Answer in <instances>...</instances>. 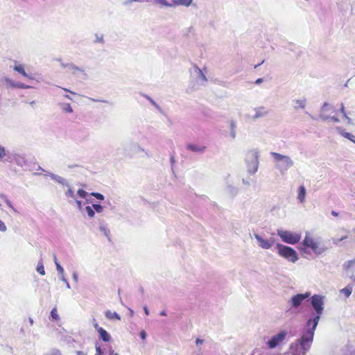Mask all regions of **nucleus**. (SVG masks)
Returning a JSON list of instances; mask_svg holds the SVG:
<instances>
[{
	"label": "nucleus",
	"instance_id": "16",
	"mask_svg": "<svg viewBox=\"0 0 355 355\" xmlns=\"http://www.w3.org/2000/svg\"><path fill=\"white\" fill-rule=\"evenodd\" d=\"M187 149L197 153H203L206 150V146L196 145L193 144H188L186 146Z\"/></svg>",
	"mask_w": 355,
	"mask_h": 355
},
{
	"label": "nucleus",
	"instance_id": "10",
	"mask_svg": "<svg viewBox=\"0 0 355 355\" xmlns=\"http://www.w3.org/2000/svg\"><path fill=\"white\" fill-rule=\"evenodd\" d=\"M347 276L355 282V259L345 261L343 265Z\"/></svg>",
	"mask_w": 355,
	"mask_h": 355
},
{
	"label": "nucleus",
	"instance_id": "59",
	"mask_svg": "<svg viewBox=\"0 0 355 355\" xmlns=\"http://www.w3.org/2000/svg\"><path fill=\"white\" fill-rule=\"evenodd\" d=\"M53 261H54L56 267H57V264H60V263L58 262V261L57 259L55 254H53Z\"/></svg>",
	"mask_w": 355,
	"mask_h": 355
},
{
	"label": "nucleus",
	"instance_id": "46",
	"mask_svg": "<svg viewBox=\"0 0 355 355\" xmlns=\"http://www.w3.org/2000/svg\"><path fill=\"white\" fill-rule=\"evenodd\" d=\"M95 42H98V43H104V40H103V35H96V40H95Z\"/></svg>",
	"mask_w": 355,
	"mask_h": 355
},
{
	"label": "nucleus",
	"instance_id": "30",
	"mask_svg": "<svg viewBox=\"0 0 355 355\" xmlns=\"http://www.w3.org/2000/svg\"><path fill=\"white\" fill-rule=\"evenodd\" d=\"M69 69L71 71L73 74H76L78 72H84V69L80 68L79 67L75 65L73 63H70V64L69 65Z\"/></svg>",
	"mask_w": 355,
	"mask_h": 355
},
{
	"label": "nucleus",
	"instance_id": "14",
	"mask_svg": "<svg viewBox=\"0 0 355 355\" xmlns=\"http://www.w3.org/2000/svg\"><path fill=\"white\" fill-rule=\"evenodd\" d=\"M10 158L11 159V162H14L19 166L23 167L26 164V159L24 155L14 153L10 156Z\"/></svg>",
	"mask_w": 355,
	"mask_h": 355
},
{
	"label": "nucleus",
	"instance_id": "7",
	"mask_svg": "<svg viewBox=\"0 0 355 355\" xmlns=\"http://www.w3.org/2000/svg\"><path fill=\"white\" fill-rule=\"evenodd\" d=\"M302 245L305 248H311L313 252L317 254H320L324 252V250L319 246L318 241L311 236L309 232L306 233V236L302 241Z\"/></svg>",
	"mask_w": 355,
	"mask_h": 355
},
{
	"label": "nucleus",
	"instance_id": "34",
	"mask_svg": "<svg viewBox=\"0 0 355 355\" xmlns=\"http://www.w3.org/2000/svg\"><path fill=\"white\" fill-rule=\"evenodd\" d=\"M36 270H37V272L40 273L41 275H45L44 267L43 262L42 260H40L38 262Z\"/></svg>",
	"mask_w": 355,
	"mask_h": 355
},
{
	"label": "nucleus",
	"instance_id": "32",
	"mask_svg": "<svg viewBox=\"0 0 355 355\" xmlns=\"http://www.w3.org/2000/svg\"><path fill=\"white\" fill-rule=\"evenodd\" d=\"M154 2L157 4H159L163 7H173V4H172V3L168 2L166 0H154Z\"/></svg>",
	"mask_w": 355,
	"mask_h": 355
},
{
	"label": "nucleus",
	"instance_id": "28",
	"mask_svg": "<svg viewBox=\"0 0 355 355\" xmlns=\"http://www.w3.org/2000/svg\"><path fill=\"white\" fill-rule=\"evenodd\" d=\"M7 82L9 83V85L14 88H20V89H26L29 88V86L21 83H15L11 80H7Z\"/></svg>",
	"mask_w": 355,
	"mask_h": 355
},
{
	"label": "nucleus",
	"instance_id": "24",
	"mask_svg": "<svg viewBox=\"0 0 355 355\" xmlns=\"http://www.w3.org/2000/svg\"><path fill=\"white\" fill-rule=\"evenodd\" d=\"M59 107L62 110V111L64 113L71 114L73 112V108L71 107L69 103H58Z\"/></svg>",
	"mask_w": 355,
	"mask_h": 355
},
{
	"label": "nucleus",
	"instance_id": "26",
	"mask_svg": "<svg viewBox=\"0 0 355 355\" xmlns=\"http://www.w3.org/2000/svg\"><path fill=\"white\" fill-rule=\"evenodd\" d=\"M98 333L99 334V336L103 340V341L109 342L110 340V335L103 328L100 329Z\"/></svg>",
	"mask_w": 355,
	"mask_h": 355
},
{
	"label": "nucleus",
	"instance_id": "52",
	"mask_svg": "<svg viewBox=\"0 0 355 355\" xmlns=\"http://www.w3.org/2000/svg\"><path fill=\"white\" fill-rule=\"evenodd\" d=\"M72 278L75 282H78V275L76 272H73L72 274Z\"/></svg>",
	"mask_w": 355,
	"mask_h": 355
},
{
	"label": "nucleus",
	"instance_id": "53",
	"mask_svg": "<svg viewBox=\"0 0 355 355\" xmlns=\"http://www.w3.org/2000/svg\"><path fill=\"white\" fill-rule=\"evenodd\" d=\"M329 120H331V121H334V123H338L340 121L339 119L335 116H330V118L329 119Z\"/></svg>",
	"mask_w": 355,
	"mask_h": 355
},
{
	"label": "nucleus",
	"instance_id": "64",
	"mask_svg": "<svg viewBox=\"0 0 355 355\" xmlns=\"http://www.w3.org/2000/svg\"><path fill=\"white\" fill-rule=\"evenodd\" d=\"M77 355H85L83 352L81 351H77L76 352Z\"/></svg>",
	"mask_w": 355,
	"mask_h": 355
},
{
	"label": "nucleus",
	"instance_id": "33",
	"mask_svg": "<svg viewBox=\"0 0 355 355\" xmlns=\"http://www.w3.org/2000/svg\"><path fill=\"white\" fill-rule=\"evenodd\" d=\"M227 189L228 193L232 196H236L238 193V188L232 184L227 185Z\"/></svg>",
	"mask_w": 355,
	"mask_h": 355
},
{
	"label": "nucleus",
	"instance_id": "62",
	"mask_svg": "<svg viewBox=\"0 0 355 355\" xmlns=\"http://www.w3.org/2000/svg\"><path fill=\"white\" fill-rule=\"evenodd\" d=\"M159 314H160V315H162V316H166V315H167V313H166V311L163 310V311H162L160 312V313H159Z\"/></svg>",
	"mask_w": 355,
	"mask_h": 355
},
{
	"label": "nucleus",
	"instance_id": "8",
	"mask_svg": "<svg viewBox=\"0 0 355 355\" xmlns=\"http://www.w3.org/2000/svg\"><path fill=\"white\" fill-rule=\"evenodd\" d=\"M288 332L285 330L281 331L272 336L266 343L269 349H274L279 345L286 339Z\"/></svg>",
	"mask_w": 355,
	"mask_h": 355
},
{
	"label": "nucleus",
	"instance_id": "31",
	"mask_svg": "<svg viewBox=\"0 0 355 355\" xmlns=\"http://www.w3.org/2000/svg\"><path fill=\"white\" fill-rule=\"evenodd\" d=\"M14 70L21 73L24 77H28V75L26 73L24 66L21 64L15 65L14 67Z\"/></svg>",
	"mask_w": 355,
	"mask_h": 355
},
{
	"label": "nucleus",
	"instance_id": "45",
	"mask_svg": "<svg viewBox=\"0 0 355 355\" xmlns=\"http://www.w3.org/2000/svg\"><path fill=\"white\" fill-rule=\"evenodd\" d=\"M77 194L82 198H85L87 196V192L83 189H79L77 192Z\"/></svg>",
	"mask_w": 355,
	"mask_h": 355
},
{
	"label": "nucleus",
	"instance_id": "6",
	"mask_svg": "<svg viewBox=\"0 0 355 355\" xmlns=\"http://www.w3.org/2000/svg\"><path fill=\"white\" fill-rule=\"evenodd\" d=\"M277 235L283 242L291 245L297 243L302 237L300 232H293L283 229L277 230Z\"/></svg>",
	"mask_w": 355,
	"mask_h": 355
},
{
	"label": "nucleus",
	"instance_id": "50",
	"mask_svg": "<svg viewBox=\"0 0 355 355\" xmlns=\"http://www.w3.org/2000/svg\"><path fill=\"white\" fill-rule=\"evenodd\" d=\"M140 338L144 340L146 338L147 334L144 330H142L139 333Z\"/></svg>",
	"mask_w": 355,
	"mask_h": 355
},
{
	"label": "nucleus",
	"instance_id": "37",
	"mask_svg": "<svg viewBox=\"0 0 355 355\" xmlns=\"http://www.w3.org/2000/svg\"><path fill=\"white\" fill-rule=\"evenodd\" d=\"M85 211L89 218H93L95 215V212L92 207L87 206L85 207Z\"/></svg>",
	"mask_w": 355,
	"mask_h": 355
},
{
	"label": "nucleus",
	"instance_id": "22",
	"mask_svg": "<svg viewBox=\"0 0 355 355\" xmlns=\"http://www.w3.org/2000/svg\"><path fill=\"white\" fill-rule=\"evenodd\" d=\"M105 316L107 319L110 320H121V318L119 314H118L116 312H112L110 310H107L105 312Z\"/></svg>",
	"mask_w": 355,
	"mask_h": 355
},
{
	"label": "nucleus",
	"instance_id": "27",
	"mask_svg": "<svg viewBox=\"0 0 355 355\" xmlns=\"http://www.w3.org/2000/svg\"><path fill=\"white\" fill-rule=\"evenodd\" d=\"M142 96L144 98H146L151 103V105H153L160 113H164L163 110L161 108V107L151 97L144 94H142Z\"/></svg>",
	"mask_w": 355,
	"mask_h": 355
},
{
	"label": "nucleus",
	"instance_id": "1",
	"mask_svg": "<svg viewBox=\"0 0 355 355\" xmlns=\"http://www.w3.org/2000/svg\"><path fill=\"white\" fill-rule=\"evenodd\" d=\"M316 327L306 323L301 336L290 345V349L293 355L306 354L312 345Z\"/></svg>",
	"mask_w": 355,
	"mask_h": 355
},
{
	"label": "nucleus",
	"instance_id": "38",
	"mask_svg": "<svg viewBox=\"0 0 355 355\" xmlns=\"http://www.w3.org/2000/svg\"><path fill=\"white\" fill-rule=\"evenodd\" d=\"M198 80L199 81L202 80V82H203V83L207 82V79L205 75L203 73L202 71L200 69H198Z\"/></svg>",
	"mask_w": 355,
	"mask_h": 355
},
{
	"label": "nucleus",
	"instance_id": "19",
	"mask_svg": "<svg viewBox=\"0 0 355 355\" xmlns=\"http://www.w3.org/2000/svg\"><path fill=\"white\" fill-rule=\"evenodd\" d=\"M337 130L343 137H344L345 138L350 140L352 142L355 144V135H354L349 132H345L343 128H341L340 127L337 128Z\"/></svg>",
	"mask_w": 355,
	"mask_h": 355
},
{
	"label": "nucleus",
	"instance_id": "12",
	"mask_svg": "<svg viewBox=\"0 0 355 355\" xmlns=\"http://www.w3.org/2000/svg\"><path fill=\"white\" fill-rule=\"evenodd\" d=\"M136 148H138L141 149V151H144V149L142 148H140L139 144L137 143H135L134 141H129L124 143L123 144V148L124 150L123 155L125 157H132L133 154V150Z\"/></svg>",
	"mask_w": 355,
	"mask_h": 355
},
{
	"label": "nucleus",
	"instance_id": "56",
	"mask_svg": "<svg viewBox=\"0 0 355 355\" xmlns=\"http://www.w3.org/2000/svg\"><path fill=\"white\" fill-rule=\"evenodd\" d=\"M242 182L243 184H245V185H250V182L249 180H246V179H242Z\"/></svg>",
	"mask_w": 355,
	"mask_h": 355
},
{
	"label": "nucleus",
	"instance_id": "11",
	"mask_svg": "<svg viewBox=\"0 0 355 355\" xmlns=\"http://www.w3.org/2000/svg\"><path fill=\"white\" fill-rule=\"evenodd\" d=\"M329 112L331 113L335 112V108L332 105L328 103H324L320 108L319 118L324 121L329 120L330 116L326 114Z\"/></svg>",
	"mask_w": 355,
	"mask_h": 355
},
{
	"label": "nucleus",
	"instance_id": "43",
	"mask_svg": "<svg viewBox=\"0 0 355 355\" xmlns=\"http://www.w3.org/2000/svg\"><path fill=\"white\" fill-rule=\"evenodd\" d=\"M91 196L95 197L96 199H98L99 200H103L105 198L104 196L100 193L92 192L91 193Z\"/></svg>",
	"mask_w": 355,
	"mask_h": 355
},
{
	"label": "nucleus",
	"instance_id": "51",
	"mask_svg": "<svg viewBox=\"0 0 355 355\" xmlns=\"http://www.w3.org/2000/svg\"><path fill=\"white\" fill-rule=\"evenodd\" d=\"M93 321H94V323H93V325H94V327L95 328V329L98 332L99 331V329H102V327H99V325L98 324L97 322H96V320L94 318L93 319Z\"/></svg>",
	"mask_w": 355,
	"mask_h": 355
},
{
	"label": "nucleus",
	"instance_id": "63",
	"mask_svg": "<svg viewBox=\"0 0 355 355\" xmlns=\"http://www.w3.org/2000/svg\"><path fill=\"white\" fill-rule=\"evenodd\" d=\"M76 202L78 208H80L81 207V205H82L81 201H80L78 200H76Z\"/></svg>",
	"mask_w": 355,
	"mask_h": 355
},
{
	"label": "nucleus",
	"instance_id": "54",
	"mask_svg": "<svg viewBox=\"0 0 355 355\" xmlns=\"http://www.w3.org/2000/svg\"><path fill=\"white\" fill-rule=\"evenodd\" d=\"M91 101L94 102H102L105 103H109V101L107 100H99V99H94V98H90Z\"/></svg>",
	"mask_w": 355,
	"mask_h": 355
},
{
	"label": "nucleus",
	"instance_id": "2",
	"mask_svg": "<svg viewBox=\"0 0 355 355\" xmlns=\"http://www.w3.org/2000/svg\"><path fill=\"white\" fill-rule=\"evenodd\" d=\"M324 297L320 295L315 294L310 297V303L315 313L312 314V316L307 320L306 323L317 327L321 315L324 311Z\"/></svg>",
	"mask_w": 355,
	"mask_h": 355
},
{
	"label": "nucleus",
	"instance_id": "9",
	"mask_svg": "<svg viewBox=\"0 0 355 355\" xmlns=\"http://www.w3.org/2000/svg\"><path fill=\"white\" fill-rule=\"evenodd\" d=\"M310 292L298 293L297 295H293L288 302L291 304L293 308H298L305 300L310 297Z\"/></svg>",
	"mask_w": 355,
	"mask_h": 355
},
{
	"label": "nucleus",
	"instance_id": "25",
	"mask_svg": "<svg viewBox=\"0 0 355 355\" xmlns=\"http://www.w3.org/2000/svg\"><path fill=\"white\" fill-rule=\"evenodd\" d=\"M353 285L352 284H347L345 288L340 291V293L343 294L345 297H349L352 293Z\"/></svg>",
	"mask_w": 355,
	"mask_h": 355
},
{
	"label": "nucleus",
	"instance_id": "36",
	"mask_svg": "<svg viewBox=\"0 0 355 355\" xmlns=\"http://www.w3.org/2000/svg\"><path fill=\"white\" fill-rule=\"evenodd\" d=\"M340 112L343 114L344 118L347 120V123H352V119L347 115L343 103H341Z\"/></svg>",
	"mask_w": 355,
	"mask_h": 355
},
{
	"label": "nucleus",
	"instance_id": "44",
	"mask_svg": "<svg viewBox=\"0 0 355 355\" xmlns=\"http://www.w3.org/2000/svg\"><path fill=\"white\" fill-rule=\"evenodd\" d=\"M4 201H5L6 204L7 205V206L8 207L11 208L14 212H15V213L17 212V209L13 207V205L10 200H8L7 198L5 197Z\"/></svg>",
	"mask_w": 355,
	"mask_h": 355
},
{
	"label": "nucleus",
	"instance_id": "20",
	"mask_svg": "<svg viewBox=\"0 0 355 355\" xmlns=\"http://www.w3.org/2000/svg\"><path fill=\"white\" fill-rule=\"evenodd\" d=\"M293 103L295 110L304 109L306 107V100L305 98L295 99L293 101Z\"/></svg>",
	"mask_w": 355,
	"mask_h": 355
},
{
	"label": "nucleus",
	"instance_id": "41",
	"mask_svg": "<svg viewBox=\"0 0 355 355\" xmlns=\"http://www.w3.org/2000/svg\"><path fill=\"white\" fill-rule=\"evenodd\" d=\"M43 355H61V352L60 350L57 349H52L50 351L44 354Z\"/></svg>",
	"mask_w": 355,
	"mask_h": 355
},
{
	"label": "nucleus",
	"instance_id": "48",
	"mask_svg": "<svg viewBox=\"0 0 355 355\" xmlns=\"http://www.w3.org/2000/svg\"><path fill=\"white\" fill-rule=\"evenodd\" d=\"M170 162H171V169L173 171V166H174V164L175 163V156H174L173 154L171 155Z\"/></svg>",
	"mask_w": 355,
	"mask_h": 355
},
{
	"label": "nucleus",
	"instance_id": "61",
	"mask_svg": "<svg viewBox=\"0 0 355 355\" xmlns=\"http://www.w3.org/2000/svg\"><path fill=\"white\" fill-rule=\"evenodd\" d=\"M70 64V63H67V64H64V63H61V67L62 68H68L69 69V65Z\"/></svg>",
	"mask_w": 355,
	"mask_h": 355
},
{
	"label": "nucleus",
	"instance_id": "49",
	"mask_svg": "<svg viewBox=\"0 0 355 355\" xmlns=\"http://www.w3.org/2000/svg\"><path fill=\"white\" fill-rule=\"evenodd\" d=\"M6 155L5 148L0 146V159H2Z\"/></svg>",
	"mask_w": 355,
	"mask_h": 355
},
{
	"label": "nucleus",
	"instance_id": "42",
	"mask_svg": "<svg viewBox=\"0 0 355 355\" xmlns=\"http://www.w3.org/2000/svg\"><path fill=\"white\" fill-rule=\"evenodd\" d=\"M69 189L68 190L65 192V196L67 197H70V198H75V194H74V192L72 190L71 187L69 186V187H67Z\"/></svg>",
	"mask_w": 355,
	"mask_h": 355
},
{
	"label": "nucleus",
	"instance_id": "35",
	"mask_svg": "<svg viewBox=\"0 0 355 355\" xmlns=\"http://www.w3.org/2000/svg\"><path fill=\"white\" fill-rule=\"evenodd\" d=\"M100 231L103 233V234L107 237L108 240L110 241V230L105 225H100L99 227Z\"/></svg>",
	"mask_w": 355,
	"mask_h": 355
},
{
	"label": "nucleus",
	"instance_id": "60",
	"mask_svg": "<svg viewBox=\"0 0 355 355\" xmlns=\"http://www.w3.org/2000/svg\"><path fill=\"white\" fill-rule=\"evenodd\" d=\"M96 352H97L96 354H101V353H102V351H101V347H100L99 346H97V345H96Z\"/></svg>",
	"mask_w": 355,
	"mask_h": 355
},
{
	"label": "nucleus",
	"instance_id": "3",
	"mask_svg": "<svg viewBox=\"0 0 355 355\" xmlns=\"http://www.w3.org/2000/svg\"><path fill=\"white\" fill-rule=\"evenodd\" d=\"M270 155L272 157L275 168L278 170L282 175L285 174L287 171L294 165L293 160L289 156L275 152H270Z\"/></svg>",
	"mask_w": 355,
	"mask_h": 355
},
{
	"label": "nucleus",
	"instance_id": "29",
	"mask_svg": "<svg viewBox=\"0 0 355 355\" xmlns=\"http://www.w3.org/2000/svg\"><path fill=\"white\" fill-rule=\"evenodd\" d=\"M230 137L232 139H234L236 136V123L234 121L232 120L230 121Z\"/></svg>",
	"mask_w": 355,
	"mask_h": 355
},
{
	"label": "nucleus",
	"instance_id": "18",
	"mask_svg": "<svg viewBox=\"0 0 355 355\" xmlns=\"http://www.w3.org/2000/svg\"><path fill=\"white\" fill-rule=\"evenodd\" d=\"M254 111L255 112V114L252 117L253 119L265 116L268 114V111L264 107H256L254 109Z\"/></svg>",
	"mask_w": 355,
	"mask_h": 355
},
{
	"label": "nucleus",
	"instance_id": "47",
	"mask_svg": "<svg viewBox=\"0 0 355 355\" xmlns=\"http://www.w3.org/2000/svg\"><path fill=\"white\" fill-rule=\"evenodd\" d=\"M6 230H7L6 225L1 220H0V232H6Z\"/></svg>",
	"mask_w": 355,
	"mask_h": 355
},
{
	"label": "nucleus",
	"instance_id": "13",
	"mask_svg": "<svg viewBox=\"0 0 355 355\" xmlns=\"http://www.w3.org/2000/svg\"><path fill=\"white\" fill-rule=\"evenodd\" d=\"M254 237L259 243V245L265 250L270 249L274 244L275 240L271 238L270 239H265L258 234H254Z\"/></svg>",
	"mask_w": 355,
	"mask_h": 355
},
{
	"label": "nucleus",
	"instance_id": "23",
	"mask_svg": "<svg viewBox=\"0 0 355 355\" xmlns=\"http://www.w3.org/2000/svg\"><path fill=\"white\" fill-rule=\"evenodd\" d=\"M306 189L304 186L301 185L298 188V194H297V199L300 201V203H304L305 201V197H306Z\"/></svg>",
	"mask_w": 355,
	"mask_h": 355
},
{
	"label": "nucleus",
	"instance_id": "39",
	"mask_svg": "<svg viewBox=\"0 0 355 355\" xmlns=\"http://www.w3.org/2000/svg\"><path fill=\"white\" fill-rule=\"evenodd\" d=\"M51 315L54 320H58L60 319L59 314L58 313L56 308H53L51 311Z\"/></svg>",
	"mask_w": 355,
	"mask_h": 355
},
{
	"label": "nucleus",
	"instance_id": "5",
	"mask_svg": "<svg viewBox=\"0 0 355 355\" xmlns=\"http://www.w3.org/2000/svg\"><path fill=\"white\" fill-rule=\"evenodd\" d=\"M275 248L278 254L289 262L295 263L299 259L297 252L291 247L277 243Z\"/></svg>",
	"mask_w": 355,
	"mask_h": 355
},
{
	"label": "nucleus",
	"instance_id": "21",
	"mask_svg": "<svg viewBox=\"0 0 355 355\" xmlns=\"http://www.w3.org/2000/svg\"><path fill=\"white\" fill-rule=\"evenodd\" d=\"M193 0H172L173 6L189 7L192 4Z\"/></svg>",
	"mask_w": 355,
	"mask_h": 355
},
{
	"label": "nucleus",
	"instance_id": "4",
	"mask_svg": "<svg viewBox=\"0 0 355 355\" xmlns=\"http://www.w3.org/2000/svg\"><path fill=\"white\" fill-rule=\"evenodd\" d=\"M260 151L258 148H252L246 151L245 163L247 171L250 175L255 174L259 166Z\"/></svg>",
	"mask_w": 355,
	"mask_h": 355
},
{
	"label": "nucleus",
	"instance_id": "15",
	"mask_svg": "<svg viewBox=\"0 0 355 355\" xmlns=\"http://www.w3.org/2000/svg\"><path fill=\"white\" fill-rule=\"evenodd\" d=\"M45 175H49L53 180L56 182L57 183L62 184L63 186L69 187V184L68 181L64 179V178L56 175L53 173H48L47 174H45Z\"/></svg>",
	"mask_w": 355,
	"mask_h": 355
},
{
	"label": "nucleus",
	"instance_id": "17",
	"mask_svg": "<svg viewBox=\"0 0 355 355\" xmlns=\"http://www.w3.org/2000/svg\"><path fill=\"white\" fill-rule=\"evenodd\" d=\"M57 271L58 272L59 279L63 282L66 284V287L69 289L70 284H69L67 279L64 277V271L63 268L60 264H57Z\"/></svg>",
	"mask_w": 355,
	"mask_h": 355
},
{
	"label": "nucleus",
	"instance_id": "57",
	"mask_svg": "<svg viewBox=\"0 0 355 355\" xmlns=\"http://www.w3.org/2000/svg\"><path fill=\"white\" fill-rule=\"evenodd\" d=\"M263 78H260L257 79V80H255V83H255L256 85H259V84H261V83H263Z\"/></svg>",
	"mask_w": 355,
	"mask_h": 355
},
{
	"label": "nucleus",
	"instance_id": "55",
	"mask_svg": "<svg viewBox=\"0 0 355 355\" xmlns=\"http://www.w3.org/2000/svg\"><path fill=\"white\" fill-rule=\"evenodd\" d=\"M203 343H204V340L200 339V338H197V339H196V344L197 345H201V344H202Z\"/></svg>",
	"mask_w": 355,
	"mask_h": 355
},
{
	"label": "nucleus",
	"instance_id": "58",
	"mask_svg": "<svg viewBox=\"0 0 355 355\" xmlns=\"http://www.w3.org/2000/svg\"><path fill=\"white\" fill-rule=\"evenodd\" d=\"M144 313H145V314H146V315H149L150 312H149V310H148V309L147 306H144Z\"/></svg>",
	"mask_w": 355,
	"mask_h": 355
},
{
	"label": "nucleus",
	"instance_id": "40",
	"mask_svg": "<svg viewBox=\"0 0 355 355\" xmlns=\"http://www.w3.org/2000/svg\"><path fill=\"white\" fill-rule=\"evenodd\" d=\"M92 207L96 213H101L103 210V207L99 204H93Z\"/></svg>",
	"mask_w": 355,
	"mask_h": 355
}]
</instances>
